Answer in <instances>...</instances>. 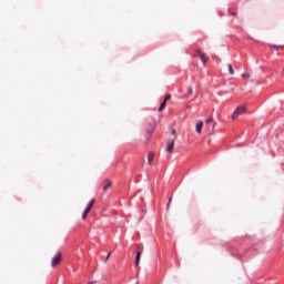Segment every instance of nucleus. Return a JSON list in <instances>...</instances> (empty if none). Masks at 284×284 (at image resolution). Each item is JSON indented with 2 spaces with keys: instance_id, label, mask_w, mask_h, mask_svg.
I'll return each mask as SVG.
<instances>
[{
  "instance_id": "nucleus-1",
  "label": "nucleus",
  "mask_w": 284,
  "mask_h": 284,
  "mask_svg": "<svg viewBox=\"0 0 284 284\" xmlns=\"http://www.w3.org/2000/svg\"><path fill=\"white\" fill-rule=\"evenodd\" d=\"M246 111L247 109H245V106H237L232 114V119L233 120L239 119V116H242V114H245Z\"/></svg>"
},
{
  "instance_id": "nucleus-2",
  "label": "nucleus",
  "mask_w": 284,
  "mask_h": 284,
  "mask_svg": "<svg viewBox=\"0 0 284 284\" xmlns=\"http://www.w3.org/2000/svg\"><path fill=\"white\" fill-rule=\"evenodd\" d=\"M193 57H194V58L199 57V58L201 59L202 63H207V61H209V59H210V58H207V57L205 55V53H203V52H201V51H199V50H195V51H194Z\"/></svg>"
},
{
  "instance_id": "nucleus-3",
  "label": "nucleus",
  "mask_w": 284,
  "mask_h": 284,
  "mask_svg": "<svg viewBox=\"0 0 284 284\" xmlns=\"http://www.w3.org/2000/svg\"><path fill=\"white\" fill-rule=\"evenodd\" d=\"M61 261H63V255L61 253H58L51 262V267H57V265H59Z\"/></svg>"
},
{
  "instance_id": "nucleus-4",
  "label": "nucleus",
  "mask_w": 284,
  "mask_h": 284,
  "mask_svg": "<svg viewBox=\"0 0 284 284\" xmlns=\"http://www.w3.org/2000/svg\"><path fill=\"white\" fill-rule=\"evenodd\" d=\"M110 187H112V181H110V180H104V181L102 182V190H103L104 192H108V190H110Z\"/></svg>"
},
{
  "instance_id": "nucleus-5",
  "label": "nucleus",
  "mask_w": 284,
  "mask_h": 284,
  "mask_svg": "<svg viewBox=\"0 0 284 284\" xmlns=\"http://www.w3.org/2000/svg\"><path fill=\"white\" fill-rule=\"evenodd\" d=\"M166 152H170V153L174 152V140L168 141Z\"/></svg>"
},
{
  "instance_id": "nucleus-6",
  "label": "nucleus",
  "mask_w": 284,
  "mask_h": 284,
  "mask_svg": "<svg viewBox=\"0 0 284 284\" xmlns=\"http://www.w3.org/2000/svg\"><path fill=\"white\" fill-rule=\"evenodd\" d=\"M203 130V122H199L195 124V131L197 132V134H201Z\"/></svg>"
},
{
  "instance_id": "nucleus-7",
  "label": "nucleus",
  "mask_w": 284,
  "mask_h": 284,
  "mask_svg": "<svg viewBox=\"0 0 284 284\" xmlns=\"http://www.w3.org/2000/svg\"><path fill=\"white\" fill-rule=\"evenodd\" d=\"M152 161H154V153L150 152L148 154V163H149V165H152Z\"/></svg>"
},
{
  "instance_id": "nucleus-8",
  "label": "nucleus",
  "mask_w": 284,
  "mask_h": 284,
  "mask_svg": "<svg viewBox=\"0 0 284 284\" xmlns=\"http://www.w3.org/2000/svg\"><path fill=\"white\" fill-rule=\"evenodd\" d=\"M140 261H141V252H136V255H135V267H139Z\"/></svg>"
},
{
  "instance_id": "nucleus-9",
  "label": "nucleus",
  "mask_w": 284,
  "mask_h": 284,
  "mask_svg": "<svg viewBox=\"0 0 284 284\" xmlns=\"http://www.w3.org/2000/svg\"><path fill=\"white\" fill-rule=\"evenodd\" d=\"M168 102H165L163 100V102L160 104L159 109H158V112H163V110H165V105H166Z\"/></svg>"
},
{
  "instance_id": "nucleus-10",
  "label": "nucleus",
  "mask_w": 284,
  "mask_h": 284,
  "mask_svg": "<svg viewBox=\"0 0 284 284\" xmlns=\"http://www.w3.org/2000/svg\"><path fill=\"white\" fill-rule=\"evenodd\" d=\"M88 214H90V209H85L83 214H82V221H85L88 219Z\"/></svg>"
},
{
  "instance_id": "nucleus-11",
  "label": "nucleus",
  "mask_w": 284,
  "mask_h": 284,
  "mask_svg": "<svg viewBox=\"0 0 284 284\" xmlns=\"http://www.w3.org/2000/svg\"><path fill=\"white\" fill-rule=\"evenodd\" d=\"M94 203H95L94 199L90 201V203H89V205L87 207V210H89V212H90V210H92V207H94Z\"/></svg>"
},
{
  "instance_id": "nucleus-12",
  "label": "nucleus",
  "mask_w": 284,
  "mask_h": 284,
  "mask_svg": "<svg viewBox=\"0 0 284 284\" xmlns=\"http://www.w3.org/2000/svg\"><path fill=\"white\" fill-rule=\"evenodd\" d=\"M230 74H234V68H232V64H227Z\"/></svg>"
},
{
  "instance_id": "nucleus-13",
  "label": "nucleus",
  "mask_w": 284,
  "mask_h": 284,
  "mask_svg": "<svg viewBox=\"0 0 284 284\" xmlns=\"http://www.w3.org/2000/svg\"><path fill=\"white\" fill-rule=\"evenodd\" d=\"M172 99V94H166L164 98L165 103H168V101H170Z\"/></svg>"
},
{
  "instance_id": "nucleus-14",
  "label": "nucleus",
  "mask_w": 284,
  "mask_h": 284,
  "mask_svg": "<svg viewBox=\"0 0 284 284\" xmlns=\"http://www.w3.org/2000/svg\"><path fill=\"white\" fill-rule=\"evenodd\" d=\"M243 79H250V73L242 74Z\"/></svg>"
},
{
  "instance_id": "nucleus-15",
  "label": "nucleus",
  "mask_w": 284,
  "mask_h": 284,
  "mask_svg": "<svg viewBox=\"0 0 284 284\" xmlns=\"http://www.w3.org/2000/svg\"><path fill=\"white\" fill-rule=\"evenodd\" d=\"M212 121H214V118H213V116H210V118L206 120V123H212Z\"/></svg>"
},
{
  "instance_id": "nucleus-16",
  "label": "nucleus",
  "mask_w": 284,
  "mask_h": 284,
  "mask_svg": "<svg viewBox=\"0 0 284 284\" xmlns=\"http://www.w3.org/2000/svg\"><path fill=\"white\" fill-rule=\"evenodd\" d=\"M111 255H112V253H109V254L106 255V258H105L104 263H106V261L110 260V256H111Z\"/></svg>"
},
{
  "instance_id": "nucleus-17",
  "label": "nucleus",
  "mask_w": 284,
  "mask_h": 284,
  "mask_svg": "<svg viewBox=\"0 0 284 284\" xmlns=\"http://www.w3.org/2000/svg\"><path fill=\"white\" fill-rule=\"evenodd\" d=\"M171 134H173V135L176 134V130L173 129Z\"/></svg>"
},
{
  "instance_id": "nucleus-18",
  "label": "nucleus",
  "mask_w": 284,
  "mask_h": 284,
  "mask_svg": "<svg viewBox=\"0 0 284 284\" xmlns=\"http://www.w3.org/2000/svg\"><path fill=\"white\" fill-rule=\"evenodd\" d=\"M231 14H232L233 17H236V12H231Z\"/></svg>"
},
{
  "instance_id": "nucleus-19",
  "label": "nucleus",
  "mask_w": 284,
  "mask_h": 284,
  "mask_svg": "<svg viewBox=\"0 0 284 284\" xmlns=\"http://www.w3.org/2000/svg\"><path fill=\"white\" fill-rule=\"evenodd\" d=\"M272 48H276V49H278V48H283V47H276V45H272Z\"/></svg>"
},
{
  "instance_id": "nucleus-20",
  "label": "nucleus",
  "mask_w": 284,
  "mask_h": 284,
  "mask_svg": "<svg viewBox=\"0 0 284 284\" xmlns=\"http://www.w3.org/2000/svg\"><path fill=\"white\" fill-rule=\"evenodd\" d=\"M192 92H193L192 89H189V94H192Z\"/></svg>"
},
{
  "instance_id": "nucleus-21",
  "label": "nucleus",
  "mask_w": 284,
  "mask_h": 284,
  "mask_svg": "<svg viewBox=\"0 0 284 284\" xmlns=\"http://www.w3.org/2000/svg\"><path fill=\"white\" fill-rule=\"evenodd\" d=\"M89 284H94V282H90Z\"/></svg>"
}]
</instances>
